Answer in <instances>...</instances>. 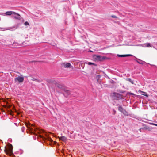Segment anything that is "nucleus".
Segmentation results:
<instances>
[{"label": "nucleus", "mask_w": 157, "mask_h": 157, "mask_svg": "<svg viewBox=\"0 0 157 157\" xmlns=\"http://www.w3.org/2000/svg\"><path fill=\"white\" fill-rule=\"evenodd\" d=\"M138 62L139 63H140V62Z\"/></svg>", "instance_id": "393cba45"}, {"label": "nucleus", "mask_w": 157, "mask_h": 157, "mask_svg": "<svg viewBox=\"0 0 157 157\" xmlns=\"http://www.w3.org/2000/svg\"><path fill=\"white\" fill-rule=\"evenodd\" d=\"M24 78L23 77H21V76H18V77L16 78L15 80L16 81H17L19 82H23L24 80Z\"/></svg>", "instance_id": "f03ea898"}, {"label": "nucleus", "mask_w": 157, "mask_h": 157, "mask_svg": "<svg viewBox=\"0 0 157 157\" xmlns=\"http://www.w3.org/2000/svg\"><path fill=\"white\" fill-rule=\"evenodd\" d=\"M121 113H123L125 115L127 116L128 115V113L124 109Z\"/></svg>", "instance_id": "2eb2a0df"}, {"label": "nucleus", "mask_w": 157, "mask_h": 157, "mask_svg": "<svg viewBox=\"0 0 157 157\" xmlns=\"http://www.w3.org/2000/svg\"><path fill=\"white\" fill-rule=\"evenodd\" d=\"M17 28V27L16 26H13L10 27L5 28V29H3V30H9L13 31L15 30Z\"/></svg>", "instance_id": "7ed1b4c3"}, {"label": "nucleus", "mask_w": 157, "mask_h": 157, "mask_svg": "<svg viewBox=\"0 0 157 157\" xmlns=\"http://www.w3.org/2000/svg\"><path fill=\"white\" fill-rule=\"evenodd\" d=\"M112 17H113V18H117V17L115 15H112Z\"/></svg>", "instance_id": "412c9836"}, {"label": "nucleus", "mask_w": 157, "mask_h": 157, "mask_svg": "<svg viewBox=\"0 0 157 157\" xmlns=\"http://www.w3.org/2000/svg\"><path fill=\"white\" fill-rule=\"evenodd\" d=\"M118 109L120 112H122L124 109L121 106H119L118 107Z\"/></svg>", "instance_id": "ddd939ff"}, {"label": "nucleus", "mask_w": 157, "mask_h": 157, "mask_svg": "<svg viewBox=\"0 0 157 157\" xmlns=\"http://www.w3.org/2000/svg\"><path fill=\"white\" fill-rule=\"evenodd\" d=\"M128 94H130V95H134V94L133 93H130V92H128Z\"/></svg>", "instance_id": "aec40b11"}, {"label": "nucleus", "mask_w": 157, "mask_h": 157, "mask_svg": "<svg viewBox=\"0 0 157 157\" xmlns=\"http://www.w3.org/2000/svg\"><path fill=\"white\" fill-rule=\"evenodd\" d=\"M58 138H59L60 140L63 142H65L67 139L64 136H62L60 137L58 136Z\"/></svg>", "instance_id": "423d86ee"}, {"label": "nucleus", "mask_w": 157, "mask_h": 157, "mask_svg": "<svg viewBox=\"0 0 157 157\" xmlns=\"http://www.w3.org/2000/svg\"><path fill=\"white\" fill-rule=\"evenodd\" d=\"M93 59L95 61H102L105 58L101 56L98 55H95L93 56Z\"/></svg>", "instance_id": "f257e3e1"}, {"label": "nucleus", "mask_w": 157, "mask_h": 157, "mask_svg": "<svg viewBox=\"0 0 157 157\" xmlns=\"http://www.w3.org/2000/svg\"><path fill=\"white\" fill-rule=\"evenodd\" d=\"M33 80V81H35V80H36V79H35V78H33L32 79Z\"/></svg>", "instance_id": "5701e85b"}, {"label": "nucleus", "mask_w": 157, "mask_h": 157, "mask_svg": "<svg viewBox=\"0 0 157 157\" xmlns=\"http://www.w3.org/2000/svg\"><path fill=\"white\" fill-rule=\"evenodd\" d=\"M143 47H152V46L151 45L150 43H147L146 44H143V45L142 46Z\"/></svg>", "instance_id": "1a4fd4ad"}, {"label": "nucleus", "mask_w": 157, "mask_h": 157, "mask_svg": "<svg viewBox=\"0 0 157 157\" xmlns=\"http://www.w3.org/2000/svg\"><path fill=\"white\" fill-rule=\"evenodd\" d=\"M154 125H155V126H157V124H155Z\"/></svg>", "instance_id": "b1692460"}, {"label": "nucleus", "mask_w": 157, "mask_h": 157, "mask_svg": "<svg viewBox=\"0 0 157 157\" xmlns=\"http://www.w3.org/2000/svg\"><path fill=\"white\" fill-rule=\"evenodd\" d=\"M5 29V28H0V30H1L2 31H5V30H4L3 29Z\"/></svg>", "instance_id": "6ab92c4d"}, {"label": "nucleus", "mask_w": 157, "mask_h": 157, "mask_svg": "<svg viewBox=\"0 0 157 157\" xmlns=\"http://www.w3.org/2000/svg\"><path fill=\"white\" fill-rule=\"evenodd\" d=\"M63 65L65 67H69L71 66V64L69 63H64L63 64Z\"/></svg>", "instance_id": "6e6552de"}, {"label": "nucleus", "mask_w": 157, "mask_h": 157, "mask_svg": "<svg viewBox=\"0 0 157 157\" xmlns=\"http://www.w3.org/2000/svg\"><path fill=\"white\" fill-rule=\"evenodd\" d=\"M127 80L130 82L132 84H133V81H132L131 78H128L127 79Z\"/></svg>", "instance_id": "dca6fc26"}, {"label": "nucleus", "mask_w": 157, "mask_h": 157, "mask_svg": "<svg viewBox=\"0 0 157 157\" xmlns=\"http://www.w3.org/2000/svg\"><path fill=\"white\" fill-rule=\"evenodd\" d=\"M24 24L25 25H29V24L28 22L26 21L24 23Z\"/></svg>", "instance_id": "f3484780"}, {"label": "nucleus", "mask_w": 157, "mask_h": 157, "mask_svg": "<svg viewBox=\"0 0 157 157\" xmlns=\"http://www.w3.org/2000/svg\"><path fill=\"white\" fill-rule=\"evenodd\" d=\"M13 17L15 19H20V16L17 13L13 14Z\"/></svg>", "instance_id": "39448f33"}, {"label": "nucleus", "mask_w": 157, "mask_h": 157, "mask_svg": "<svg viewBox=\"0 0 157 157\" xmlns=\"http://www.w3.org/2000/svg\"><path fill=\"white\" fill-rule=\"evenodd\" d=\"M88 64L89 65H93L94 64L93 63H91V62H88Z\"/></svg>", "instance_id": "a211bd4d"}, {"label": "nucleus", "mask_w": 157, "mask_h": 157, "mask_svg": "<svg viewBox=\"0 0 157 157\" xmlns=\"http://www.w3.org/2000/svg\"><path fill=\"white\" fill-rule=\"evenodd\" d=\"M70 94V92L69 91L66 90L65 91L64 94L65 96H67L68 95Z\"/></svg>", "instance_id": "f8f14e48"}, {"label": "nucleus", "mask_w": 157, "mask_h": 157, "mask_svg": "<svg viewBox=\"0 0 157 157\" xmlns=\"http://www.w3.org/2000/svg\"><path fill=\"white\" fill-rule=\"evenodd\" d=\"M121 113H123L125 115L127 116L128 115V113L124 109Z\"/></svg>", "instance_id": "4468645a"}, {"label": "nucleus", "mask_w": 157, "mask_h": 157, "mask_svg": "<svg viewBox=\"0 0 157 157\" xmlns=\"http://www.w3.org/2000/svg\"><path fill=\"white\" fill-rule=\"evenodd\" d=\"M150 124L151 125H154V124H155L153 123H150Z\"/></svg>", "instance_id": "4be33fe9"}, {"label": "nucleus", "mask_w": 157, "mask_h": 157, "mask_svg": "<svg viewBox=\"0 0 157 157\" xmlns=\"http://www.w3.org/2000/svg\"><path fill=\"white\" fill-rule=\"evenodd\" d=\"M5 151L6 154L11 155L12 153V149L11 147H10L8 149H5Z\"/></svg>", "instance_id": "20e7f679"}, {"label": "nucleus", "mask_w": 157, "mask_h": 157, "mask_svg": "<svg viewBox=\"0 0 157 157\" xmlns=\"http://www.w3.org/2000/svg\"><path fill=\"white\" fill-rule=\"evenodd\" d=\"M132 56L131 55H119L118 54L117 56L119 57H125Z\"/></svg>", "instance_id": "9d476101"}, {"label": "nucleus", "mask_w": 157, "mask_h": 157, "mask_svg": "<svg viewBox=\"0 0 157 157\" xmlns=\"http://www.w3.org/2000/svg\"><path fill=\"white\" fill-rule=\"evenodd\" d=\"M139 92H140L141 93V94L142 95L145 96L147 97H148V95L147 94V93H146V92L142 91L140 90L139 91Z\"/></svg>", "instance_id": "9b49d317"}, {"label": "nucleus", "mask_w": 157, "mask_h": 157, "mask_svg": "<svg viewBox=\"0 0 157 157\" xmlns=\"http://www.w3.org/2000/svg\"><path fill=\"white\" fill-rule=\"evenodd\" d=\"M13 14H15V13L13 11H8L5 13V14L7 15H13Z\"/></svg>", "instance_id": "0eeeda50"}]
</instances>
